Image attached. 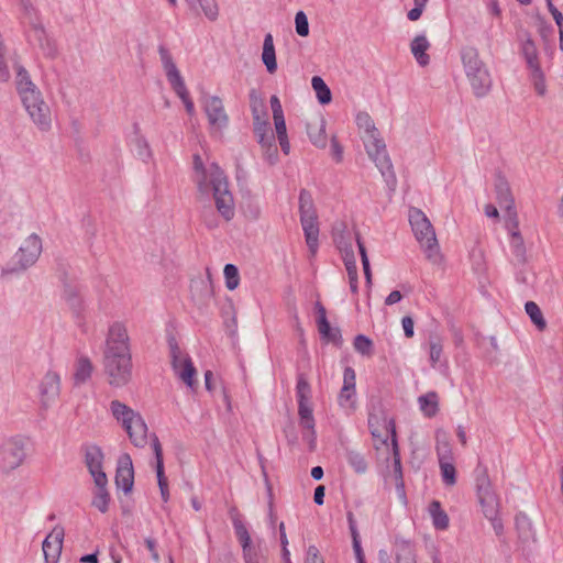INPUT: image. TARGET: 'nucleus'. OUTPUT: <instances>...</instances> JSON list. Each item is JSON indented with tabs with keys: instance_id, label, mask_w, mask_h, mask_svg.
Wrapping results in <instances>:
<instances>
[{
	"instance_id": "obj_2",
	"label": "nucleus",
	"mask_w": 563,
	"mask_h": 563,
	"mask_svg": "<svg viewBox=\"0 0 563 563\" xmlns=\"http://www.w3.org/2000/svg\"><path fill=\"white\" fill-rule=\"evenodd\" d=\"M460 57L473 93L478 98L485 97L492 89L493 78L478 49L471 45L463 46Z\"/></svg>"
},
{
	"instance_id": "obj_6",
	"label": "nucleus",
	"mask_w": 563,
	"mask_h": 563,
	"mask_svg": "<svg viewBox=\"0 0 563 563\" xmlns=\"http://www.w3.org/2000/svg\"><path fill=\"white\" fill-rule=\"evenodd\" d=\"M42 250L41 238L35 233L27 235L14 253L11 262L2 268V275L7 276L25 272L37 262Z\"/></svg>"
},
{
	"instance_id": "obj_16",
	"label": "nucleus",
	"mask_w": 563,
	"mask_h": 563,
	"mask_svg": "<svg viewBox=\"0 0 563 563\" xmlns=\"http://www.w3.org/2000/svg\"><path fill=\"white\" fill-rule=\"evenodd\" d=\"M365 150L369 158L375 163L377 168L385 174L390 170L391 163L387 155L386 145L384 140L378 135H368V139L363 140Z\"/></svg>"
},
{
	"instance_id": "obj_22",
	"label": "nucleus",
	"mask_w": 563,
	"mask_h": 563,
	"mask_svg": "<svg viewBox=\"0 0 563 563\" xmlns=\"http://www.w3.org/2000/svg\"><path fill=\"white\" fill-rule=\"evenodd\" d=\"M509 234L510 252L517 263H525L527 260V250L523 238L519 231L517 218L508 219L506 223Z\"/></svg>"
},
{
	"instance_id": "obj_47",
	"label": "nucleus",
	"mask_w": 563,
	"mask_h": 563,
	"mask_svg": "<svg viewBox=\"0 0 563 563\" xmlns=\"http://www.w3.org/2000/svg\"><path fill=\"white\" fill-rule=\"evenodd\" d=\"M223 275L225 279V287L229 290L236 289L240 284V274L238 267L233 264H227L223 269Z\"/></svg>"
},
{
	"instance_id": "obj_45",
	"label": "nucleus",
	"mask_w": 563,
	"mask_h": 563,
	"mask_svg": "<svg viewBox=\"0 0 563 563\" xmlns=\"http://www.w3.org/2000/svg\"><path fill=\"white\" fill-rule=\"evenodd\" d=\"M525 310L538 329L543 330L545 328L547 323L543 314L534 301L526 302Z\"/></svg>"
},
{
	"instance_id": "obj_50",
	"label": "nucleus",
	"mask_w": 563,
	"mask_h": 563,
	"mask_svg": "<svg viewBox=\"0 0 563 563\" xmlns=\"http://www.w3.org/2000/svg\"><path fill=\"white\" fill-rule=\"evenodd\" d=\"M529 71L537 93L543 96L545 93L547 86L542 68L539 67Z\"/></svg>"
},
{
	"instance_id": "obj_12",
	"label": "nucleus",
	"mask_w": 563,
	"mask_h": 563,
	"mask_svg": "<svg viewBox=\"0 0 563 563\" xmlns=\"http://www.w3.org/2000/svg\"><path fill=\"white\" fill-rule=\"evenodd\" d=\"M252 112L254 120V133L268 159L273 163L277 157V147L275 145V136L271 130L269 122L265 114L263 117L260 114L256 107L252 108Z\"/></svg>"
},
{
	"instance_id": "obj_33",
	"label": "nucleus",
	"mask_w": 563,
	"mask_h": 563,
	"mask_svg": "<svg viewBox=\"0 0 563 563\" xmlns=\"http://www.w3.org/2000/svg\"><path fill=\"white\" fill-rule=\"evenodd\" d=\"M262 62L269 74H274L277 70L274 40L271 33H267L264 37Z\"/></svg>"
},
{
	"instance_id": "obj_59",
	"label": "nucleus",
	"mask_w": 563,
	"mask_h": 563,
	"mask_svg": "<svg viewBox=\"0 0 563 563\" xmlns=\"http://www.w3.org/2000/svg\"><path fill=\"white\" fill-rule=\"evenodd\" d=\"M305 563H324L319 554V550L314 545H310L307 549Z\"/></svg>"
},
{
	"instance_id": "obj_34",
	"label": "nucleus",
	"mask_w": 563,
	"mask_h": 563,
	"mask_svg": "<svg viewBox=\"0 0 563 563\" xmlns=\"http://www.w3.org/2000/svg\"><path fill=\"white\" fill-rule=\"evenodd\" d=\"M520 49L529 70L541 67L537 45L530 36L522 40Z\"/></svg>"
},
{
	"instance_id": "obj_58",
	"label": "nucleus",
	"mask_w": 563,
	"mask_h": 563,
	"mask_svg": "<svg viewBox=\"0 0 563 563\" xmlns=\"http://www.w3.org/2000/svg\"><path fill=\"white\" fill-rule=\"evenodd\" d=\"M351 531H352V538H353V550L355 552V556H356L357 563H362V562H364V555H363V551H362V548H361V542H360V539H358V533H357L356 529L353 526H351Z\"/></svg>"
},
{
	"instance_id": "obj_39",
	"label": "nucleus",
	"mask_w": 563,
	"mask_h": 563,
	"mask_svg": "<svg viewBox=\"0 0 563 563\" xmlns=\"http://www.w3.org/2000/svg\"><path fill=\"white\" fill-rule=\"evenodd\" d=\"M92 373L91 362L87 357H79L75 364L74 379L77 385L86 383Z\"/></svg>"
},
{
	"instance_id": "obj_18",
	"label": "nucleus",
	"mask_w": 563,
	"mask_h": 563,
	"mask_svg": "<svg viewBox=\"0 0 563 563\" xmlns=\"http://www.w3.org/2000/svg\"><path fill=\"white\" fill-rule=\"evenodd\" d=\"M172 363L176 375L190 388L195 386L196 368L189 356L183 354L177 346H172Z\"/></svg>"
},
{
	"instance_id": "obj_53",
	"label": "nucleus",
	"mask_w": 563,
	"mask_h": 563,
	"mask_svg": "<svg viewBox=\"0 0 563 563\" xmlns=\"http://www.w3.org/2000/svg\"><path fill=\"white\" fill-rule=\"evenodd\" d=\"M318 330L319 333L329 340H334L336 336V331L332 330L330 323L327 318H318Z\"/></svg>"
},
{
	"instance_id": "obj_29",
	"label": "nucleus",
	"mask_w": 563,
	"mask_h": 563,
	"mask_svg": "<svg viewBox=\"0 0 563 563\" xmlns=\"http://www.w3.org/2000/svg\"><path fill=\"white\" fill-rule=\"evenodd\" d=\"M430 48V42L424 34L416 35L410 43V52L417 63L424 67L430 63V56L427 51Z\"/></svg>"
},
{
	"instance_id": "obj_3",
	"label": "nucleus",
	"mask_w": 563,
	"mask_h": 563,
	"mask_svg": "<svg viewBox=\"0 0 563 563\" xmlns=\"http://www.w3.org/2000/svg\"><path fill=\"white\" fill-rule=\"evenodd\" d=\"M109 410L131 443L136 448H144L147 443L148 428L141 412L118 399L110 402Z\"/></svg>"
},
{
	"instance_id": "obj_14",
	"label": "nucleus",
	"mask_w": 563,
	"mask_h": 563,
	"mask_svg": "<svg viewBox=\"0 0 563 563\" xmlns=\"http://www.w3.org/2000/svg\"><path fill=\"white\" fill-rule=\"evenodd\" d=\"M336 228L334 229V241L341 251L344 265L349 276L350 289L353 294H357L358 280H357V267L353 246L351 242L344 240L343 235H338Z\"/></svg>"
},
{
	"instance_id": "obj_21",
	"label": "nucleus",
	"mask_w": 563,
	"mask_h": 563,
	"mask_svg": "<svg viewBox=\"0 0 563 563\" xmlns=\"http://www.w3.org/2000/svg\"><path fill=\"white\" fill-rule=\"evenodd\" d=\"M103 460L104 454L100 446L95 444L86 446L85 463L91 477L93 478V482L100 483L103 479H108L103 471Z\"/></svg>"
},
{
	"instance_id": "obj_62",
	"label": "nucleus",
	"mask_w": 563,
	"mask_h": 563,
	"mask_svg": "<svg viewBox=\"0 0 563 563\" xmlns=\"http://www.w3.org/2000/svg\"><path fill=\"white\" fill-rule=\"evenodd\" d=\"M271 108H272V111H273V118L274 117H282V115H284L282 103H280V101H279L277 96H272L271 97Z\"/></svg>"
},
{
	"instance_id": "obj_23",
	"label": "nucleus",
	"mask_w": 563,
	"mask_h": 563,
	"mask_svg": "<svg viewBox=\"0 0 563 563\" xmlns=\"http://www.w3.org/2000/svg\"><path fill=\"white\" fill-rule=\"evenodd\" d=\"M115 484L117 487L122 489L125 494L130 493L133 488L134 470L129 454H122L118 460Z\"/></svg>"
},
{
	"instance_id": "obj_10",
	"label": "nucleus",
	"mask_w": 563,
	"mask_h": 563,
	"mask_svg": "<svg viewBox=\"0 0 563 563\" xmlns=\"http://www.w3.org/2000/svg\"><path fill=\"white\" fill-rule=\"evenodd\" d=\"M202 108L208 119L210 132L212 134H222L229 126L230 121L222 99L218 96H205L202 98Z\"/></svg>"
},
{
	"instance_id": "obj_9",
	"label": "nucleus",
	"mask_w": 563,
	"mask_h": 563,
	"mask_svg": "<svg viewBox=\"0 0 563 563\" xmlns=\"http://www.w3.org/2000/svg\"><path fill=\"white\" fill-rule=\"evenodd\" d=\"M104 371L110 385L125 386L132 377L131 354H104Z\"/></svg>"
},
{
	"instance_id": "obj_55",
	"label": "nucleus",
	"mask_w": 563,
	"mask_h": 563,
	"mask_svg": "<svg viewBox=\"0 0 563 563\" xmlns=\"http://www.w3.org/2000/svg\"><path fill=\"white\" fill-rule=\"evenodd\" d=\"M45 37H48L44 29L36 23L32 24V29L30 31V38L36 43V45L42 44L45 41Z\"/></svg>"
},
{
	"instance_id": "obj_15",
	"label": "nucleus",
	"mask_w": 563,
	"mask_h": 563,
	"mask_svg": "<svg viewBox=\"0 0 563 563\" xmlns=\"http://www.w3.org/2000/svg\"><path fill=\"white\" fill-rule=\"evenodd\" d=\"M356 375L355 371L347 366L343 372V385L338 396L339 406L347 413L356 409Z\"/></svg>"
},
{
	"instance_id": "obj_40",
	"label": "nucleus",
	"mask_w": 563,
	"mask_h": 563,
	"mask_svg": "<svg viewBox=\"0 0 563 563\" xmlns=\"http://www.w3.org/2000/svg\"><path fill=\"white\" fill-rule=\"evenodd\" d=\"M346 462L357 474H364L367 471L368 464L365 456L354 450H350L346 453Z\"/></svg>"
},
{
	"instance_id": "obj_30",
	"label": "nucleus",
	"mask_w": 563,
	"mask_h": 563,
	"mask_svg": "<svg viewBox=\"0 0 563 563\" xmlns=\"http://www.w3.org/2000/svg\"><path fill=\"white\" fill-rule=\"evenodd\" d=\"M307 133L313 145L324 148L327 146L325 120L317 118L307 123Z\"/></svg>"
},
{
	"instance_id": "obj_26",
	"label": "nucleus",
	"mask_w": 563,
	"mask_h": 563,
	"mask_svg": "<svg viewBox=\"0 0 563 563\" xmlns=\"http://www.w3.org/2000/svg\"><path fill=\"white\" fill-rule=\"evenodd\" d=\"M30 120L41 131H48L52 126V111L45 100L25 110Z\"/></svg>"
},
{
	"instance_id": "obj_1",
	"label": "nucleus",
	"mask_w": 563,
	"mask_h": 563,
	"mask_svg": "<svg viewBox=\"0 0 563 563\" xmlns=\"http://www.w3.org/2000/svg\"><path fill=\"white\" fill-rule=\"evenodd\" d=\"M194 180L200 194L208 195L212 191L217 210L225 220L229 221L234 217V200L228 179L216 163L205 166L201 157L195 155Z\"/></svg>"
},
{
	"instance_id": "obj_57",
	"label": "nucleus",
	"mask_w": 563,
	"mask_h": 563,
	"mask_svg": "<svg viewBox=\"0 0 563 563\" xmlns=\"http://www.w3.org/2000/svg\"><path fill=\"white\" fill-rule=\"evenodd\" d=\"M238 534L243 547L246 563H251L250 560L247 559V549L251 545V537L244 527L238 528Z\"/></svg>"
},
{
	"instance_id": "obj_7",
	"label": "nucleus",
	"mask_w": 563,
	"mask_h": 563,
	"mask_svg": "<svg viewBox=\"0 0 563 563\" xmlns=\"http://www.w3.org/2000/svg\"><path fill=\"white\" fill-rule=\"evenodd\" d=\"M26 441L20 435L0 442V472L9 474L20 467L26 457Z\"/></svg>"
},
{
	"instance_id": "obj_54",
	"label": "nucleus",
	"mask_w": 563,
	"mask_h": 563,
	"mask_svg": "<svg viewBox=\"0 0 563 563\" xmlns=\"http://www.w3.org/2000/svg\"><path fill=\"white\" fill-rule=\"evenodd\" d=\"M356 243H357L358 252H360V255L362 258V264H363V269H364V274L366 277V282H367V284H371L372 275H371L369 261H368V257L366 254V250H365L364 245L360 242L358 239L356 240Z\"/></svg>"
},
{
	"instance_id": "obj_38",
	"label": "nucleus",
	"mask_w": 563,
	"mask_h": 563,
	"mask_svg": "<svg viewBox=\"0 0 563 563\" xmlns=\"http://www.w3.org/2000/svg\"><path fill=\"white\" fill-rule=\"evenodd\" d=\"M429 514L432 518V523L438 530H445L449 527V517L441 508L439 501L433 500L429 506Z\"/></svg>"
},
{
	"instance_id": "obj_56",
	"label": "nucleus",
	"mask_w": 563,
	"mask_h": 563,
	"mask_svg": "<svg viewBox=\"0 0 563 563\" xmlns=\"http://www.w3.org/2000/svg\"><path fill=\"white\" fill-rule=\"evenodd\" d=\"M38 47L46 57L54 58L57 55L56 43L49 37H45V41Z\"/></svg>"
},
{
	"instance_id": "obj_49",
	"label": "nucleus",
	"mask_w": 563,
	"mask_h": 563,
	"mask_svg": "<svg viewBox=\"0 0 563 563\" xmlns=\"http://www.w3.org/2000/svg\"><path fill=\"white\" fill-rule=\"evenodd\" d=\"M299 211H300V218L316 214L312 199H311L310 195L306 191L300 192Z\"/></svg>"
},
{
	"instance_id": "obj_60",
	"label": "nucleus",
	"mask_w": 563,
	"mask_h": 563,
	"mask_svg": "<svg viewBox=\"0 0 563 563\" xmlns=\"http://www.w3.org/2000/svg\"><path fill=\"white\" fill-rule=\"evenodd\" d=\"M274 124L277 137L287 135V129H286V122L284 115L282 117H274Z\"/></svg>"
},
{
	"instance_id": "obj_20",
	"label": "nucleus",
	"mask_w": 563,
	"mask_h": 563,
	"mask_svg": "<svg viewBox=\"0 0 563 563\" xmlns=\"http://www.w3.org/2000/svg\"><path fill=\"white\" fill-rule=\"evenodd\" d=\"M38 389L42 405L49 407L59 396L60 375L55 371H48L42 378Z\"/></svg>"
},
{
	"instance_id": "obj_25",
	"label": "nucleus",
	"mask_w": 563,
	"mask_h": 563,
	"mask_svg": "<svg viewBox=\"0 0 563 563\" xmlns=\"http://www.w3.org/2000/svg\"><path fill=\"white\" fill-rule=\"evenodd\" d=\"M383 444L385 445V450L388 455L387 459H389V456L393 459V468L396 479H401V461L396 438V428L393 423H388V431L386 438L383 439Z\"/></svg>"
},
{
	"instance_id": "obj_63",
	"label": "nucleus",
	"mask_w": 563,
	"mask_h": 563,
	"mask_svg": "<svg viewBox=\"0 0 563 563\" xmlns=\"http://www.w3.org/2000/svg\"><path fill=\"white\" fill-rule=\"evenodd\" d=\"M65 298L73 306H76L80 302V297L75 288H67L65 290Z\"/></svg>"
},
{
	"instance_id": "obj_48",
	"label": "nucleus",
	"mask_w": 563,
	"mask_h": 563,
	"mask_svg": "<svg viewBox=\"0 0 563 563\" xmlns=\"http://www.w3.org/2000/svg\"><path fill=\"white\" fill-rule=\"evenodd\" d=\"M388 423H393L395 426V423L391 419H384V431H380L378 428L374 427L373 420L369 419L371 433H372L373 438L375 439V446L377 450L380 449L379 445H382V448L385 449V445L383 444V439L386 438V434L388 431Z\"/></svg>"
},
{
	"instance_id": "obj_4",
	"label": "nucleus",
	"mask_w": 563,
	"mask_h": 563,
	"mask_svg": "<svg viewBox=\"0 0 563 563\" xmlns=\"http://www.w3.org/2000/svg\"><path fill=\"white\" fill-rule=\"evenodd\" d=\"M296 397L298 402L299 426L302 429V438L307 441L310 450L316 448V421L311 402V387L303 375H299L296 385Z\"/></svg>"
},
{
	"instance_id": "obj_37",
	"label": "nucleus",
	"mask_w": 563,
	"mask_h": 563,
	"mask_svg": "<svg viewBox=\"0 0 563 563\" xmlns=\"http://www.w3.org/2000/svg\"><path fill=\"white\" fill-rule=\"evenodd\" d=\"M418 404L422 413L428 418L435 416L439 410V397L434 391L421 395L418 398Z\"/></svg>"
},
{
	"instance_id": "obj_41",
	"label": "nucleus",
	"mask_w": 563,
	"mask_h": 563,
	"mask_svg": "<svg viewBox=\"0 0 563 563\" xmlns=\"http://www.w3.org/2000/svg\"><path fill=\"white\" fill-rule=\"evenodd\" d=\"M311 86L317 95V98L321 104H328L331 101V91L324 80L314 76L311 79Z\"/></svg>"
},
{
	"instance_id": "obj_64",
	"label": "nucleus",
	"mask_w": 563,
	"mask_h": 563,
	"mask_svg": "<svg viewBox=\"0 0 563 563\" xmlns=\"http://www.w3.org/2000/svg\"><path fill=\"white\" fill-rule=\"evenodd\" d=\"M331 153L333 155V157L340 162L342 159V154H343V148L342 146L338 143V141L335 140V137H332L331 140Z\"/></svg>"
},
{
	"instance_id": "obj_35",
	"label": "nucleus",
	"mask_w": 563,
	"mask_h": 563,
	"mask_svg": "<svg viewBox=\"0 0 563 563\" xmlns=\"http://www.w3.org/2000/svg\"><path fill=\"white\" fill-rule=\"evenodd\" d=\"M362 141L368 139V135H378L379 132L375 126L372 117L367 112H358L355 118Z\"/></svg>"
},
{
	"instance_id": "obj_44",
	"label": "nucleus",
	"mask_w": 563,
	"mask_h": 563,
	"mask_svg": "<svg viewBox=\"0 0 563 563\" xmlns=\"http://www.w3.org/2000/svg\"><path fill=\"white\" fill-rule=\"evenodd\" d=\"M437 454L439 462L453 460L452 449L444 433L437 437Z\"/></svg>"
},
{
	"instance_id": "obj_24",
	"label": "nucleus",
	"mask_w": 563,
	"mask_h": 563,
	"mask_svg": "<svg viewBox=\"0 0 563 563\" xmlns=\"http://www.w3.org/2000/svg\"><path fill=\"white\" fill-rule=\"evenodd\" d=\"M393 554L395 563H418L416 544L410 539L395 537Z\"/></svg>"
},
{
	"instance_id": "obj_13",
	"label": "nucleus",
	"mask_w": 563,
	"mask_h": 563,
	"mask_svg": "<svg viewBox=\"0 0 563 563\" xmlns=\"http://www.w3.org/2000/svg\"><path fill=\"white\" fill-rule=\"evenodd\" d=\"M104 354H131L128 329L123 322L115 321L109 327Z\"/></svg>"
},
{
	"instance_id": "obj_11",
	"label": "nucleus",
	"mask_w": 563,
	"mask_h": 563,
	"mask_svg": "<svg viewBox=\"0 0 563 563\" xmlns=\"http://www.w3.org/2000/svg\"><path fill=\"white\" fill-rule=\"evenodd\" d=\"M15 86L24 110L44 100L42 91L32 81L30 74L22 66L16 67Z\"/></svg>"
},
{
	"instance_id": "obj_51",
	"label": "nucleus",
	"mask_w": 563,
	"mask_h": 563,
	"mask_svg": "<svg viewBox=\"0 0 563 563\" xmlns=\"http://www.w3.org/2000/svg\"><path fill=\"white\" fill-rule=\"evenodd\" d=\"M296 32L298 35L305 37L309 34V22L303 11H298L295 15Z\"/></svg>"
},
{
	"instance_id": "obj_31",
	"label": "nucleus",
	"mask_w": 563,
	"mask_h": 563,
	"mask_svg": "<svg viewBox=\"0 0 563 563\" xmlns=\"http://www.w3.org/2000/svg\"><path fill=\"white\" fill-rule=\"evenodd\" d=\"M95 490L91 505L97 508L101 512H107L110 504V495L107 489L108 479H103L102 482H93Z\"/></svg>"
},
{
	"instance_id": "obj_43",
	"label": "nucleus",
	"mask_w": 563,
	"mask_h": 563,
	"mask_svg": "<svg viewBox=\"0 0 563 563\" xmlns=\"http://www.w3.org/2000/svg\"><path fill=\"white\" fill-rule=\"evenodd\" d=\"M354 350L363 356L371 357L374 352L373 341L363 334L355 336L353 342Z\"/></svg>"
},
{
	"instance_id": "obj_61",
	"label": "nucleus",
	"mask_w": 563,
	"mask_h": 563,
	"mask_svg": "<svg viewBox=\"0 0 563 563\" xmlns=\"http://www.w3.org/2000/svg\"><path fill=\"white\" fill-rule=\"evenodd\" d=\"M401 325H402V329H404V333L407 338H412L413 334H415V331H413V320L411 317H404L402 320H401Z\"/></svg>"
},
{
	"instance_id": "obj_8",
	"label": "nucleus",
	"mask_w": 563,
	"mask_h": 563,
	"mask_svg": "<svg viewBox=\"0 0 563 563\" xmlns=\"http://www.w3.org/2000/svg\"><path fill=\"white\" fill-rule=\"evenodd\" d=\"M161 60L163 64V68L169 85L172 86L175 93L183 101L185 109L189 115H194L196 113V108L192 100L189 97V92L186 88L185 81L174 63L170 54L165 49H159Z\"/></svg>"
},
{
	"instance_id": "obj_32",
	"label": "nucleus",
	"mask_w": 563,
	"mask_h": 563,
	"mask_svg": "<svg viewBox=\"0 0 563 563\" xmlns=\"http://www.w3.org/2000/svg\"><path fill=\"white\" fill-rule=\"evenodd\" d=\"M496 194L499 206L508 213V219L517 218L516 212L512 210L514 199L506 181L500 179L496 184Z\"/></svg>"
},
{
	"instance_id": "obj_27",
	"label": "nucleus",
	"mask_w": 563,
	"mask_h": 563,
	"mask_svg": "<svg viewBox=\"0 0 563 563\" xmlns=\"http://www.w3.org/2000/svg\"><path fill=\"white\" fill-rule=\"evenodd\" d=\"M152 448L156 457V476L157 482L161 490V496L164 503L168 501L169 499V492H168V482L164 474V464H163V451L161 443L158 441V438L156 435H153L152 438Z\"/></svg>"
},
{
	"instance_id": "obj_5",
	"label": "nucleus",
	"mask_w": 563,
	"mask_h": 563,
	"mask_svg": "<svg viewBox=\"0 0 563 563\" xmlns=\"http://www.w3.org/2000/svg\"><path fill=\"white\" fill-rule=\"evenodd\" d=\"M412 232L427 257L432 262L440 258L439 245L433 227L427 216L417 208H411L408 213Z\"/></svg>"
},
{
	"instance_id": "obj_28",
	"label": "nucleus",
	"mask_w": 563,
	"mask_h": 563,
	"mask_svg": "<svg viewBox=\"0 0 563 563\" xmlns=\"http://www.w3.org/2000/svg\"><path fill=\"white\" fill-rule=\"evenodd\" d=\"M302 230L305 232L306 242L311 254L318 250L319 225L317 214L300 218Z\"/></svg>"
},
{
	"instance_id": "obj_19",
	"label": "nucleus",
	"mask_w": 563,
	"mask_h": 563,
	"mask_svg": "<svg viewBox=\"0 0 563 563\" xmlns=\"http://www.w3.org/2000/svg\"><path fill=\"white\" fill-rule=\"evenodd\" d=\"M65 531L60 526H55L43 541L42 549L45 563H57L63 549Z\"/></svg>"
},
{
	"instance_id": "obj_36",
	"label": "nucleus",
	"mask_w": 563,
	"mask_h": 563,
	"mask_svg": "<svg viewBox=\"0 0 563 563\" xmlns=\"http://www.w3.org/2000/svg\"><path fill=\"white\" fill-rule=\"evenodd\" d=\"M186 2L195 11L200 9L210 21L218 19L219 8L216 0H186Z\"/></svg>"
},
{
	"instance_id": "obj_52",
	"label": "nucleus",
	"mask_w": 563,
	"mask_h": 563,
	"mask_svg": "<svg viewBox=\"0 0 563 563\" xmlns=\"http://www.w3.org/2000/svg\"><path fill=\"white\" fill-rule=\"evenodd\" d=\"M429 345H430L429 355H430L431 366L435 367L437 364L441 360V355H442V351H443L442 344L440 343L439 340H430Z\"/></svg>"
},
{
	"instance_id": "obj_17",
	"label": "nucleus",
	"mask_w": 563,
	"mask_h": 563,
	"mask_svg": "<svg viewBox=\"0 0 563 563\" xmlns=\"http://www.w3.org/2000/svg\"><path fill=\"white\" fill-rule=\"evenodd\" d=\"M477 495L484 516L486 518L496 517L498 515L499 501L486 475L477 478Z\"/></svg>"
},
{
	"instance_id": "obj_42",
	"label": "nucleus",
	"mask_w": 563,
	"mask_h": 563,
	"mask_svg": "<svg viewBox=\"0 0 563 563\" xmlns=\"http://www.w3.org/2000/svg\"><path fill=\"white\" fill-rule=\"evenodd\" d=\"M132 151L137 158L148 162L152 158V151L147 141L143 136H136L132 142Z\"/></svg>"
},
{
	"instance_id": "obj_46",
	"label": "nucleus",
	"mask_w": 563,
	"mask_h": 563,
	"mask_svg": "<svg viewBox=\"0 0 563 563\" xmlns=\"http://www.w3.org/2000/svg\"><path fill=\"white\" fill-rule=\"evenodd\" d=\"M441 477L445 485L452 486L456 483V471L453 460L439 462Z\"/></svg>"
}]
</instances>
